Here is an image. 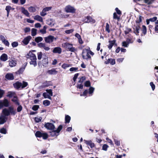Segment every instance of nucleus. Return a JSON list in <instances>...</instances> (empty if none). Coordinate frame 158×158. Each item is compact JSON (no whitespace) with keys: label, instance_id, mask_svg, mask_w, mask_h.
<instances>
[{"label":"nucleus","instance_id":"obj_42","mask_svg":"<svg viewBox=\"0 0 158 158\" xmlns=\"http://www.w3.org/2000/svg\"><path fill=\"white\" fill-rule=\"evenodd\" d=\"M145 3L147 4L148 5H150L152 4L154 2L153 0H144Z\"/></svg>","mask_w":158,"mask_h":158},{"label":"nucleus","instance_id":"obj_49","mask_svg":"<svg viewBox=\"0 0 158 158\" xmlns=\"http://www.w3.org/2000/svg\"><path fill=\"white\" fill-rule=\"evenodd\" d=\"M18 106L17 108V111L18 112H21L22 110V107L21 105H20V103L19 105H17Z\"/></svg>","mask_w":158,"mask_h":158},{"label":"nucleus","instance_id":"obj_12","mask_svg":"<svg viewBox=\"0 0 158 158\" xmlns=\"http://www.w3.org/2000/svg\"><path fill=\"white\" fill-rule=\"evenodd\" d=\"M5 78L7 80H12L14 79L13 74L11 73H7L5 76Z\"/></svg>","mask_w":158,"mask_h":158},{"label":"nucleus","instance_id":"obj_48","mask_svg":"<svg viewBox=\"0 0 158 158\" xmlns=\"http://www.w3.org/2000/svg\"><path fill=\"white\" fill-rule=\"evenodd\" d=\"M46 91L47 92L46 93H48L49 95H50L52 96L53 94L52 90L51 89H47L46 90Z\"/></svg>","mask_w":158,"mask_h":158},{"label":"nucleus","instance_id":"obj_1","mask_svg":"<svg viewBox=\"0 0 158 158\" xmlns=\"http://www.w3.org/2000/svg\"><path fill=\"white\" fill-rule=\"evenodd\" d=\"M63 128L62 125H60L56 130H53L51 132H50V135L52 137L57 136L59 135V133Z\"/></svg>","mask_w":158,"mask_h":158},{"label":"nucleus","instance_id":"obj_14","mask_svg":"<svg viewBox=\"0 0 158 158\" xmlns=\"http://www.w3.org/2000/svg\"><path fill=\"white\" fill-rule=\"evenodd\" d=\"M7 120V118L5 116L2 115L0 116V124L5 123Z\"/></svg>","mask_w":158,"mask_h":158},{"label":"nucleus","instance_id":"obj_8","mask_svg":"<svg viewBox=\"0 0 158 158\" xmlns=\"http://www.w3.org/2000/svg\"><path fill=\"white\" fill-rule=\"evenodd\" d=\"M65 10L67 12L74 13L75 12V10L73 7L70 5L67 6L65 8Z\"/></svg>","mask_w":158,"mask_h":158},{"label":"nucleus","instance_id":"obj_61","mask_svg":"<svg viewBox=\"0 0 158 158\" xmlns=\"http://www.w3.org/2000/svg\"><path fill=\"white\" fill-rule=\"evenodd\" d=\"M24 31L25 33H27L28 32H30V28L28 27H26L24 29Z\"/></svg>","mask_w":158,"mask_h":158},{"label":"nucleus","instance_id":"obj_23","mask_svg":"<svg viewBox=\"0 0 158 158\" xmlns=\"http://www.w3.org/2000/svg\"><path fill=\"white\" fill-rule=\"evenodd\" d=\"M42 62L43 66L46 67L47 66L48 62L47 57V56H45V58H43L42 60Z\"/></svg>","mask_w":158,"mask_h":158},{"label":"nucleus","instance_id":"obj_59","mask_svg":"<svg viewBox=\"0 0 158 158\" xmlns=\"http://www.w3.org/2000/svg\"><path fill=\"white\" fill-rule=\"evenodd\" d=\"M88 93V90H85L83 92V94H81L80 96H85L86 94Z\"/></svg>","mask_w":158,"mask_h":158},{"label":"nucleus","instance_id":"obj_30","mask_svg":"<svg viewBox=\"0 0 158 158\" xmlns=\"http://www.w3.org/2000/svg\"><path fill=\"white\" fill-rule=\"evenodd\" d=\"M15 94L14 92H12L11 91L9 92L8 93V94L7 95V96L8 97H9L10 98L12 97H14V96H15Z\"/></svg>","mask_w":158,"mask_h":158},{"label":"nucleus","instance_id":"obj_22","mask_svg":"<svg viewBox=\"0 0 158 158\" xmlns=\"http://www.w3.org/2000/svg\"><path fill=\"white\" fill-rule=\"evenodd\" d=\"M13 85L15 88L17 89H18L21 87L22 83L19 82H17L14 83Z\"/></svg>","mask_w":158,"mask_h":158},{"label":"nucleus","instance_id":"obj_37","mask_svg":"<svg viewBox=\"0 0 158 158\" xmlns=\"http://www.w3.org/2000/svg\"><path fill=\"white\" fill-rule=\"evenodd\" d=\"M71 65L70 64H64L61 66V67L64 69H65L71 66Z\"/></svg>","mask_w":158,"mask_h":158},{"label":"nucleus","instance_id":"obj_55","mask_svg":"<svg viewBox=\"0 0 158 158\" xmlns=\"http://www.w3.org/2000/svg\"><path fill=\"white\" fill-rule=\"evenodd\" d=\"M129 45V44L127 41H123L122 42V46L125 47H127Z\"/></svg>","mask_w":158,"mask_h":158},{"label":"nucleus","instance_id":"obj_38","mask_svg":"<svg viewBox=\"0 0 158 158\" xmlns=\"http://www.w3.org/2000/svg\"><path fill=\"white\" fill-rule=\"evenodd\" d=\"M142 33L144 35H145L147 33V28L144 25L142 26Z\"/></svg>","mask_w":158,"mask_h":158},{"label":"nucleus","instance_id":"obj_47","mask_svg":"<svg viewBox=\"0 0 158 158\" xmlns=\"http://www.w3.org/2000/svg\"><path fill=\"white\" fill-rule=\"evenodd\" d=\"M42 56V53L41 52H39L37 53L38 59L40 60L41 59Z\"/></svg>","mask_w":158,"mask_h":158},{"label":"nucleus","instance_id":"obj_41","mask_svg":"<svg viewBox=\"0 0 158 158\" xmlns=\"http://www.w3.org/2000/svg\"><path fill=\"white\" fill-rule=\"evenodd\" d=\"M0 132L2 134H5L7 133V130L6 128H2L0 129Z\"/></svg>","mask_w":158,"mask_h":158},{"label":"nucleus","instance_id":"obj_36","mask_svg":"<svg viewBox=\"0 0 158 158\" xmlns=\"http://www.w3.org/2000/svg\"><path fill=\"white\" fill-rule=\"evenodd\" d=\"M50 104V102L48 100H45L43 102V104L45 106H48Z\"/></svg>","mask_w":158,"mask_h":158},{"label":"nucleus","instance_id":"obj_16","mask_svg":"<svg viewBox=\"0 0 158 158\" xmlns=\"http://www.w3.org/2000/svg\"><path fill=\"white\" fill-rule=\"evenodd\" d=\"M116 40H113L109 41V44L108 45V48L110 49L112 47L114 44H115L116 45V44H115Z\"/></svg>","mask_w":158,"mask_h":158},{"label":"nucleus","instance_id":"obj_50","mask_svg":"<svg viewBox=\"0 0 158 158\" xmlns=\"http://www.w3.org/2000/svg\"><path fill=\"white\" fill-rule=\"evenodd\" d=\"M78 68L77 67H72L70 69L69 71L71 72H75L78 70Z\"/></svg>","mask_w":158,"mask_h":158},{"label":"nucleus","instance_id":"obj_18","mask_svg":"<svg viewBox=\"0 0 158 158\" xmlns=\"http://www.w3.org/2000/svg\"><path fill=\"white\" fill-rule=\"evenodd\" d=\"M9 111L10 114H11L13 115H15L16 113V111L14 110V107L12 106H10L9 107Z\"/></svg>","mask_w":158,"mask_h":158},{"label":"nucleus","instance_id":"obj_11","mask_svg":"<svg viewBox=\"0 0 158 158\" xmlns=\"http://www.w3.org/2000/svg\"><path fill=\"white\" fill-rule=\"evenodd\" d=\"M84 21L86 23L92 22L93 23H95V20L89 16H88L85 18V19H84Z\"/></svg>","mask_w":158,"mask_h":158},{"label":"nucleus","instance_id":"obj_43","mask_svg":"<svg viewBox=\"0 0 158 158\" xmlns=\"http://www.w3.org/2000/svg\"><path fill=\"white\" fill-rule=\"evenodd\" d=\"M42 118L41 117H37L35 118V120L36 122L39 123L41 121Z\"/></svg>","mask_w":158,"mask_h":158},{"label":"nucleus","instance_id":"obj_52","mask_svg":"<svg viewBox=\"0 0 158 158\" xmlns=\"http://www.w3.org/2000/svg\"><path fill=\"white\" fill-rule=\"evenodd\" d=\"M28 85V83L27 82L23 81V83H22V85L21 86V88H23L26 87Z\"/></svg>","mask_w":158,"mask_h":158},{"label":"nucleus","instance_id":"obj_35","mask_svg":"<svg viewBox=\"0 0 158 158\" xmlns=\"http://www.w3.org/2000/svg\"><path fill=\"white\" fill-rule=\"evenodd\" d=\"M43 40V39L42 37H36L35 39V41L37 43H39V42L42 41Z\"/></svg>","mask_w":158,"mask_h":158},{"label":"nucleus","instance_id":"obj_51","mask_svg":"<svg viewBox=\"0 0 158 158\" xmlns=\"http://www.w3.org/2000/svg\"><path fill=\"white\" fill-rule=\"evenodd\" d=\"M74 30L73 29H71L70 30H67L65 31V32L67 34H69L72 33Z\"/></svg>","mask_w":158,"mask_h":158},{"label":"nucleus","instance_id":"obj_32","mask_svg":"<svg viewBox=\"0 0 158 158\" xmlns=\"http://www.w3.org/2000/svg\"><path fill=\"white\" fill-rule=\"evenodd\" d=\"M37 30L35 28H32L31 30V35L32 36H34L36 35L37 34Z\"/></svg>","mask_w":158,"mask_h":158},{"label":"nucleus","instance_id":"obj_45","mask_svg":"<svg viewBox=\"0 0 158 158\" xmlns=\"http://www.w3.org/2000/svg\"><path fill=\"white\" fill-rule=\"evenodd\" d=\"M41 137H42L44 139H46L48 138V135L46 133H43Z\"/></svg>","mask_w":158,"mask_h":158},{"label":"nucleus","instance_id":"obj_7","mask_svg":"<svg viewBox=\"0 0 158 158\" xmlns=\"http://www.w3.org/2000/svg\"><path fill=\"white\" fill-rule=\"evenodd\" d=\"M54 40H56V38H55L54 36L51 35H49L45 38V42L48 43L52 42Z\"/></svg>","mask_w":158,"mask_h":158},{"label":"nucleus","instance_id":"obj_44","mask_svg":"<svg viewBox=\"0 0 158 158\" xmlns=\"http://www.w3.org/2000/svg\"><path fill=\"white\" fill-rule=\"evenodd\" d=\"M131 29L130 28H126L124 30V33L125 34H127L130 32L131 31Z\"/></svg>","mask_w":158,"mask_h":158},{"label":"nucleus","instance_id":"obj_25","mask_svg":"<svg viewBox=\"0 0 158 158\" xmlns=\"http://www.w3.org/2000/svg\"><path fill=\"white\" fill-rule=\"evenodd\" d=\"M34 19L40 22H42L43 21L42 18L39 15H36L34 16Z\"/></svg>","mask_w":158,"mask_h":158},{"label":"nucleus","instance_id":"obj_6","mask_svg":"<svg viewBox=\"0 0 158 158\" xmlns=\"http://www.w3.org/2000/svg\"><path fill=\"white\" fill-rule=\"evenodd\" d=\"M44 127L47 129L49 130H53L55 128L54 125L50 123H45Z\"/></svg>","mask_w":158,"mask_h":158},{"label":"nucleus","instance_id":"obj_40","mask_svg":"<svg viewBox=\"0 0 158 158\" xmlns=\"http://www.w3.org/2000/svg\"><path fill=\"white\" fill-rule=\"evenodd\" d=\"M71 118L68 115H66L65 117V121L66 123H69Z\"/></svg>","mask_w":158,"mask_h":158},{"label":"nucleus","instance_id":"obj_28","mask_svg":"<svg viewBox=\"0 0 158 158\" xmlns=\"http://www.w3.org/2000/svg\"><path fill=\"white\" fill-rule=\"evenodd\" d=\"M48 73L50 74H56L57 73V72L55 69H52L51 70H48Z\"/></svg>","mask_w":158,"mask_h":158},{"label":"nucleus","instance_id":"obj_24","mask_svg":"<svg viewBox=\"0 0 158 158\" xmlns=\"http://www.w3.org/2000/svg\"><path fill=\"white\" fill-rule=\"evenodd\" d=\"M9 112V109H7L6 108L4 109L2 111L3 114V115L5 116L6 117V116H8L10 115Z\"/></svg>","mask_w":158,"mask_h":158},{"label":"nucleus","instance_id":"obj_54","mask_svg":"<svg viewBox=\"0 0 158 158\" xmlns=\"http://www.w3.org/2000/svg\"><path fill=\"white\" fill-rule=\"evenodd\" d=\"M106 30L108 33H109L110 31L109 29V25L107 23H106Z\"/></svg>","mask_w":158,"mask_h":158},{"label":"nucleus","instance_id":"obj_21","mask_svg":"<svg viewBox=\"0 0 158 158\" xmlns=\"http://www.w3.org/2000/svg\"><path fill=\"white\" fill-rule=\"evenodd\" d=\"M85 143L87 145H89L91 148H94V143H92L91 140H84Z\"/></svg>","mask_w":158,"mask_h":158},{"label":"nucleus","instance_id":"obj_33","mask_svg":"<svg viewBox=\"0 0 158 158\" xmlns=\"http://www.w3.org/2000/svg\"><path fill=\"white\" fill-rule=\"evenodd\" d=\"M37 60H31L30 62V64L31 65H33L34 67H35L37 65Z\"/></svg>","mask_w":158,"mask_h":158},{"label":"nucleus","instance_id":"obj_62","mask_svg":"<svg viewBox=\"0 0 158 158\" xmlns=\"http://www.w3.org/2000/svg\"><path fill=\"white\" fill-rule=\"evenodd\" d=\"M157 17H154L152 18H150V19H149V20L151 22H154L155 21H156L157 20Z\"/></svg>","mask_w":158,"mask_h":158},{"label":"nucleus","instance_id":"obj_3","mask_svg":"<svg viewBox=\"0 0 158 158\" xmlns=\"http://www.w3.org/2000/svg\"><path fill=\"white\" fill-rule=\"evenodd\" d=\"M64 47L66 48L68 50L71 52H74L76 50V49L73 47L72 44L66 43L64 44Z\"/></svg>","mask_w":158,"mask_h":158},{"label":"nucleus","instance_id":"obj_46","mask_svg":"<svg viewBox=\"0 0 158 158\" xmlns=\"http://www.w3.org/2000/svg\"><path fill=\"white\" fill-rule=\"evenodd\" d=\"M94 89L93 87H90L89 88V93L91 95H92V94L93 93L94 90Z\"/></svg>","mask_w":158,"mask_h":158},{"label":"nucleus","instance_id":"obj_57","mask_svg":"<svg viewBox=\"0 0 158 158\" xmlns=\"http://www.w3.org/2000/svg\"><path fill=\"white\" fill-rule=\"evenodd\" d=\"M38 46L39 47L44 48L45 46V44L41 43L38 44Z\"/></svg>","mask_w":158,"mask_h":158},{"label":"nucleus","instance_id":"obj_26","mask_svg":"<svg viewBox=\"0 0 158 158\" xmlns=\"http://www.w3.org/2000/svg\"><path fill=\"white\" fill-rule=\"evenodd\" d=\"M12 101L14 102L15 104L16 105H19L20 103L18 99L16 96H14L13 98L12 99Z\"/></svg>","mask_w":158,"mask_h":158},{"label":"nucleus","instance_id":"obj_39","mask_svg":"<svg viewBox=\"0 0 158 158\" xmlns=\"http://www.w3.org/2000/svg\"><path fill=\"white\" fill-rule=\"evenodd\" d=\"M42 133H42L40 131H37L35 133V135L36 137H41Z\"/></svg>","mask_w":158,"mask_h":158},{"label":"nucleus","instance_id":"obj_60","mask_svg":"<svg viewBox=\"0 0 158 158\" xmlns=\"http://www.w3.org/2000/svg\"><path fill=\"white\" fill-rule=\"evenodd\" d=\"M12 7L10 6H7L6 8V10L7 12H9L11 10Z\"/></svg>","mask_w":158,"mask_h":158},{"label":"nucleus","instance_id":"obj_27","mask_svg":"<svg viewBox=\"0 0 158 158\" xmlns=\"http://www.w3.org/2000/svg\"><path fill=\"white\" fill-rule=\"evenodd\" d=\"M43 95L44 98H48L50 100H51L52 98H51V96L49 95L47 93L44 92L43 94Z\"/></svg>","mask_w":158,"mask_h":158},{"label":"nucleus","instance_id":"obj_58","mask_svg":"<svg viewBox=\"0 0 158 158\" xmlns=\"http://www.w3.org/2000/svg\"><path fill=\"white\" fill-rule=\"evenodd\" d=\"M110 59V63L111 65H114L115 64V60L114 59Z\"/></svg>","mask_w":158,"mask_h":158},{"label":"nucleus","instance_id":"obj_4","mask_svg":"<svg viewBox=\"0 0 158 158\" xmlns=\"http://www.w3.org/2000/svg\"><path fill=\"white\" fill-rule=\"evenodd\" d=\"M52 7L51 6L47 7L44 8L42 11L40 13V15L42 16H44L47 14V12L51 10Z\"/></svg>","mask_w":158,"mask_h":158},{"label":"nucleus","instance_id":"obj_63","mask_svg":"<svg viewBox=\"0 0 158 158\" xmlns=\"http://www.w3.org/2000/svg\"><path fill=\"white\" fill-rule=\"evenodd\" d=\"M85 85L86 87H89L90 85V82L89 81H87L85 83Z\"/></svg>","mask_w":158,"mask_h":158},{"label":"nucleus","instance_id":"obj_5","mask_svg":"<svg viewBox=\"0 0 158 158\" xmlns=\"http://www.w3.org/2000/svg\"><path fill=\"white\" fill-rule=\"evenodd\" d=\"M9 105V102L7 99H4L3 100L0 101V108H2L3 106L7 107Z\"/></svg>","mask_w":158,"mask_h":158},{"label":"nucleus","instance_id":"obj_53","mask_svg":"<svg viewBox=\"0 0 158 158\" xmlns=\"http://www.w3.org/2000/svg\"><path fill=\"white\" fill-rule=\"evenodd\" d=\"M39 106L38 105H34L32 107V109L34 110V111H36L39 108Z\"/></svg>","mask_w":158,"mask_h":158},{"label":"nucleus","instance_id":"obj_56","mask_svg":"<svg viewBox=\"0 0 158 158\" xmlns=\"http://www.w3.org/2000/svg\"><path fill=\"white\" fill-rule=\"evenodd\" d=\"M113 18L114 19H117L118 20L119 19V17L117 15L116 13L114 12L113 14Z\"/></svg>","mask_w":158,"mask_h":158},{"label":"nucleus","instance_id":"obj_2","mask_svg":"<svg viewBox=\"0 0 158 158\" xmlns=\"http://www.w3.org/2000/svg\"><path fill=\"white\" fill-rule=\"evenodd\" d=\"M82 56L84 59L88 60L91 58V56L89 55L88 48H85L83 49Z\"/></svg>","mask_w":158,"mask_h":158},{"label":"nucleus","instance_id":"obj_13","mask_svg":"<svg viewBox=\"0 0 158 158\" xmlns=\"http://www.w3.org/2000/svg\"><path fill=\"white\" fill-rule=\"evenodd\" d=\"M9 65L11 67L15 66L17 64V61L16 60L10 59L9 60Z\"/></svg>","mask_w":158,"mask_h":158},{"label":"nucleus","instance_id":"obj_19","mask_svg":"<svg viewBox=\"0 0 158 158\" xmlns=\"http://www.w3.org/2000/svg\"><path fill=\"white\" fill-rule=\"evenodd\" d=\"M21 12L24 15L28 17L30 16L29 13L28 11L23 7H22L21 8Z\"/></svg>","mask_w":158,"mask_h":158},{"label":"nucleus","instance_id":"obj_15","mask_svg":"<svg viewBox=\"0 0 158 158\" xmlns=\"http://www.w3.org/2000/svg\"><path fill=\"white\" fill-rule=\"evenodd\" d=\"M31 38V36H28L27 37H25L22 41V42L23 44H24L25 45H27L28 43L30 40Z\"/></svg>","mask_w":158,"mask_h":158},{"label":"nucleus","instance_id":"obj_64","mask_svg":"<svg viewBox=\"0 0 158 158\" xmlns=\"http://www.w3.org/2000/svg\"><path fill=\"white\" fill-rule=\"evenodd\" d=\"M13 47H16L18 45V43L16 42H13L11 44Z\"/></svg>","mask_w":158,"mask_h":158},{"label":"nucleus","instance_id":"obj_17","mask_svg":"<svg viewBox=\"0 0 158 158\" xmlns=\"http://www.w3.org/2000/svg\"><path fill=\"white\" fill-rule=\"evenodd\" d=\"M52 52L54 53H57L60 54L62 52V49L60 47H55L54 48Z\"/></svg>","mask_w":158,"mask_h":158},{"label":"nucleus","instance_id":"obj_34","mask_svg":"<svg viewBox=\"0 0 158 158\" xmlns=\"http://www.w3.org/2000/svg\"><path fill=\"white\" fill-rule=\"evenodd\" d=\"M47 28V27L46 26H44L43 29L40 30V32L43 34H44L46 33V30Z\"/></svg>","mask_w":158,"mask_h":158},{"label":"nucleus","instance_id":"obj_31","mask_svg":"<svg viewBox=\"0 0 158 158\" xmlns=\"http://www.w3.org/2000/svg\"><path fill=\"white\" fill-rule=\"evenodd\" d=\"M143 19V17L140 15H139L138 18H137L136 21L137 24H139V23L142 21V19Z\"/></svg>","mask_w":158,"mask_h":158},{"label":"nucleus","instance_id":"obj_20","mask_svg":"<svg viewBox=\"0 0 158 158\" xmlns=\"http://www.w3.org/2000/svg\"><path fill=\"white\" fill-rule=\"evenodd\" d=\"M0 59L1 61H5L8 59V56L7 54L3 53L0 56Z\"/></svg>","mask_w":158,"mask_h":158},{"label":"nucleus","instance_id":"obj_9","mask_svg":"<svg viewBox=\"0 0 158 158\" xmlns=\"http://www.w3.org/2000/svg\"><path fill=\"white\" fill-rule=\"evenodd\" d=\"M26 56L27 58H29L31 60H37L36 57L35 55L31 52H29L27 55Z\"/></svg>","mask_w":158,"mask_h":158},{"label":"nucleus","instance_id":"obj_29","mask_svg":"<svg viewBox=\"0 0 158 158\" xmlns=\"http://www.w3.org/2000/svg\"><path fill=\"white\" fill-rule=\"evenodd\" d=\"M28 9L29 11L31 13H34L36 11L35 8L32 6L29 7Z\"/></svg>","mask_w":158,"mask_h":158},{"label":"nucleus","instance_id":"obj_10","mask_svg":"<svg viewBox=\"0 0 158 158\" xmlns=\"http://www.w3.org/2000/svg\"><path fill=\"white\" fill-rule=\"evenodd\" d=\"M140 29V25L139 24H137L135 27L133 28L134 32L136 35H138L139 33V30Z\"/></svg>","mask_w":158,"mask_h":158}]
</instances>
